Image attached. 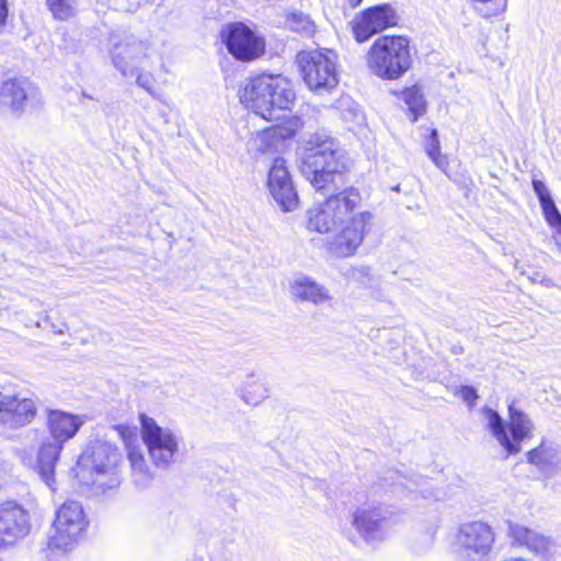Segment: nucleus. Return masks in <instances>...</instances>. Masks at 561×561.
Returning <instances> with one entry per match:
<instances>
[{
	"instance_id": "30",
	"label": "nucleus",
	"mask_w": 561,
	"mask_h": 561,
	"mask_svg": "<svg viewBox=\"0 0 561 561\" xmlns=\"http://www.w3.org/2000/svg\"><path fill=\"white\" fill-rule=\"evenodd\" d=\"M268 397V390L262 382H253L242 389L241 398L249 405H257Z\"/></svg>"
},
{
	"instance_id": "40",
	"label": "nucleus",
	"mask_w": 561,
	"mask_h": 561,
	"mask_svg": "<svg viewBox=\"0 0 561 561\" xmlns=\"http://www.w3.org/2000/svg\"><path fill=\"white\" fill-rule=\"evenodd\" d=\"M541 276H543L541 272H534L531 275H528L527 277L533 283H539Z\"/></svg>"
},
{
	"instance_id": "32",
	"label": "nucleus",
	"mask_w": 561,
	"mask_h": 561,
	"mask_svg": "<svg viewBox=\"0 0 561 561\" xmlns=\"http://www.w3.org/2000/svg\"><path fill=\"white\" fill-rule=\"evenodd\" d=\"M542 214L548 225L557 234L561 236V213L557 208L554 201L541 205Z\"/></svg>"
},
{
	"instance_id": "20",
	"label": "nucleus",
	"mask_w": 561,
	"mask_h": 561,
	"mask_svg": "<svg viewBox=\"0 0 561 561\" xmlns=\"http://www.w3.org/2000/svg\"><path fill=\"white\" fill-rule=\"evenodd\" d=\"M483 421L485 422L486 428L491 432L493 437L497 440L501 447L506 451V456L514 455L517 450L515 444H510V437L504 427L503 420L494 410L484 407L481 410Z\"/></svg>"
},
{
	"instance_id": "27",
	"label": "nucleus",
	"mask_w": 561,
	"mask_h": 561,
	"mask_svg": "<svg viewBox=\"0 0 561 561\" xmlns=\"http://www.w3.org/2000/svg\"><path fill=\"white\" fill-rule=\"evenodd\" d=\"M286 25L293 32L300 33L305 36H311L316 31L313 21L301 12L287 14Z\"/></svg>"
},
{
	"instance_id": "36",
	"label": "nucleus",
	"mask_w": 561,
	"mask_h": 561,
	"mask_svg": "<svg viewBox=\"0 0 561 561\" xmlns=\"http://www.w3.org/2000/svg\"><path fill=\"white\" fill-rule=\"evenodd\" d=\"M456 396H458L462 401L468 403L470 407H472L478 399V394L474 388L470 386H462L460 387L456 392Z\"/></svg>"
},
{
	"instance_id": "43",
	"label": "nucleus",
	"mask_w": 561,
	"mask_h": 561,
	"mask_svg": "<svg viewBox=\"0 0 561 561\" xmlns=\"http://www.w3.org/2000/svg\"><path fill=\"white\" fill-rule=\"evenodd\" d=\"M81 95L84 99H92V96L90 94H88L87 92H82Z\"/></svg>"
},
{
	"instance_id": "17",
	"label": "nucleus",
	"mask_w": 561,
	"mask_h": 561,
	"mask_svg": "<svg viewBox=\"0 0 561 561\" xmlns=\"http://www.w3.org/2000/svg\"><path fill=\"white\" fill-rule=\"evenodd\" d=\"M85 421V415L72 414L61 410H49L47 414V426L53 440L60 443L62 446L76 436Z\"/></svg>"
},
{
	"instance_id": "28",
	"label": "nucleus",
	"mask_w": 561,
	"mask_h": 561,
	"mask_svg": "<svg viewBox=\"0 0 561 561\" xmlns=\"http://www.w3.org/2000/svg\"><path fill=\"white\" fill-rule=\"evenodd\" d=\"M46 3L56 20L66 21L77 13L76 0H46Z\"/></svg>"
},
{
	"instance_id": "4",
	"label": "nucleus",
	"mask_w": 561,
	"mask_h": 561,
	"mask_svg": "<svg viewBox=\"0 0 561 561\" xmlns=\"http://www.w3.org/2000/svg\"><path fill=\"white\" fill-rule=\"evenodd\" d=\"M300 156L301 173L316 190L324 188L335 174H341L348 165L345 151L323 133L310 135L304 142Z\"/></svg>"
},
{
	"instance_id": "24",
	"label": "nucleus",
	"mask_w": 561,
	"mask_h": 561,
	"mask_svg": "<svg viewBox=\"0 0 561 561\" xmlns=\"http://www.w3.org/2000/svg\"><path fill=\"white\" fill-rule=\"evenodd\" d=\"M402 99L404 103L408 105V108L412 115L411 121L416 122L420 116L424 115L426 112V102L424 100V95L417 87L408 88L403 94Z\"/></svg>"
},
{
	"instance_id": "34",
	"label": "nucleus",
	"mask_w": 561,
	"mask_h": 561,
	"mask_svg": "<svg viewBox=\"0 0 561 561\" xmlns=\"http://www.w3.org/2000/svg\"><path fill=\"white\" fill-rule=\"evenodd\" d=\"M14 396L0 391V424L3 421L12 420L13 415L10 413L9 408L13 407Z\"/></svg>"
},
{
	"instance_id": "29",
	"label": "nucleus",
	"mask_w": 561,
	"mask_h": 561,
	"mask_svg": "<svg viewBox=\"0 0 561 561\" xmlns=\"http://www.w3.org/2000/svg\"><path fill=\"white\" fill-rule=\"evenodd\" d=\"M528 549L541 558L548 559L557 552L558 546L550 537L535 533Z\"/></svg>"
},
{
	"instance_id": "6",
	"label": "nucleus",
	"mask_w": 561,
	"mask_h": 561,
	"mask_svg": "<svg viewBox=\"0 0 561 561\" xmlns=\"http://www.w3.org/2000/svg\"><path fill=\"white\" fill-rule=\"evenodd\" d=\"M118 460L119 454L115 447L105 442H95L79 457L76 476L82 484L112 489L118 483Z\"/></svg>"
},
{
	"instance_id": "38",
	"label": "nucleus",
	"mask_w": 561,
	"mask_h": 561,
	"mask_svg": "<svg viewBox=\"0 0 561 561\" xmlns=\"http://www.w3.org/2000/svg\"><path fill=\"white\" fill-rule=\"evenodd\" d=\"M8 10L5 0H0V26L4 24L7 19Z\"/></svg>"
},
{
	"instance_id": "5",
	"label": "nucleus",
	"mask_w": 561,
	"mask_h": 561,
	"mask_svg": "<svg viewBox=\"0 0 561 561\" xmlns=\"http://www.w3.org/2000/svg\"><path fill=\"white\" fill-rule=\"evenodd\" d=\"M367 67L383 80H397L411 67L410 42L404 36H380L367 51Z\"/></svg>"
},
{
	"instance_id": "3",
	"label": "nucleus",
	"mask_w": 561,
	"mask_h": 561,
	"mask_svg": "<svg viewBox=\"0 0 561 561\" xmlns=\"http://www.w3.org/2000/svg\"><path fill=\"white\" fill-rule=\"evenodd\" d=\"M240 102L245 108L266 121L280 118L296 99L291 82L280 75H261L249 78L239 89Z\"/></svg>"
},
{
	"instance_id": "9",
	"label": "nucleus",
	"mask_w": 561,
	"mask_h": 561,
	"mask_svg": "<svg viewBox=\"0 0 561 561\" xmlns=\"http://www.w3.org/2000/svg\"><path fill=\"white\" fill-rule=\"evenodd\" d=\"M495 541L492 527L481 520L460 525L456 535V545L463 561H481L489 556Z\"/></svg>"
},
{
	"instance_id": "41",
	"label": "nucleus",
	"mask_w": 561,
	"mask_h": 561,
	"mask_svg": "<svg viewBox=\"0 0 561 561\" xmlns=\"http://www.w3.org/2000/svg\"><path fill=\"white\" fill-rule=\"evenodd\" d=\"M389 474H390V477H389V478H383V480H385V481H388L389 479H390V480H394V478H396L397 480H399L398 482H399L401 485L407 486V485L403 483V481H402L403 477L399 476L398 473H393V472H389Z\"/></svg>"
},
{
	"instance_id": "18",
	"label": "nucleus",
	"mask_w": 561,
	"mask_h": 561,
	"mask_svg": "<svg viewBox=\"0 0 561 561\" xmlns=\"http://www.w3.org/2000/svg\"><path fill=\"white\" fill-rule=\"evenodd\" d=\"M289 293L295 300L310 302L314 306L323 305L332 300L328 288L305 275L296 277L290 283Z\"/></svg>"
},
{
	"instance_id": "13",
	"label": "nucleus",
	"mask_w": 561,
	"mask_h": 561,
	"mask_svg": "<svg viewBox=\"0 0 561 561\" xmlns=\"http://www.w3.org/2000/svg\"><path fill=\"white\" fill-rule=\"evenodd\" d=\"M267 187L275 202L285 211H291L298 206V195L288 172L286 161L277 157L268 170Z\"/></svg>"
},
{
	"instance_id": "7",
	"label": "nucleus",
	"mask_w": 561,
	"mask_h": 561,
	"mask_svg": "<svg viewBox=\"0 0 561 561\" xmlns=\"http://www.w3.org/2000/svg\"><path fill=\"white\" fill-rule=\"evenodd\" d=\"M302 79L316 93L330 92L339 84L337 55L328 49L300 51L296 57Z\"/></svg>"
},
{
	"instance_id": "37",
	"label": "nucleus",
	"mask_w": 561,
	"mask_h": 561,
	"mask_svg": "<svg viewBox=\"0 0 561 561\" xmlns=\"http://www.w3.org/2000/svg\"><path fill=\"white\" fill-rule=\"evenodd\" d=\"M137 75L136 82L139 87L144 88L146 91H148L150 94H153L152 92V77L149 73H135Z\"/></svg>"
},
{
	"instance_id": "25",
	"label": "nucleus",
	"mask_w": 561,
	"mask_h": 561,
	"mask_svg": "<svg viewBox=\"0 0 561 561\" xmlns=\"http://www.w3.org/2000/svg\"><path fill=\"white\" fill-rule=\"evenodd\" d=\"M252 148L260 153H270L277 151L280 147V141L275 136L272 128H266L257 131L251 140Z\"/></svg>"
},
{
	"instance_id": "31",
	"label": "nucleus",
	"mask_w": 561,
	"mask_h": 561,
	"mask_svg": "<svg viewBox=\"0 0 561 561\" xmlns=\"http://www.w3.org/2000/svg\"><path fill=\"white\" fill-rule=\"evenodd\" d=\"M301 127L302 124L298 117H289L284 123L274 125L271 128L275 131V136L280 144H283L286 139L294 137Z\"/></svg>"
},
{
	"instance_id": "21",
	"label": "nucleus",
	"mask_w": 561,
	"mask_h": 561,
	"mask_svg": "<svg viewBox=\"0 0 561 561\" xmlns=\"http://www.w3.org/2000/svg\"><path fill=\"white\" fill-rule=\"evenodd\" d=\"M14 405L9 408L13 415L12 420L3 421L2 425L9 428L25 426L31 423L36 414V404L31 398H20L14 396Z\"/></svg>"
},
{
	"instance_id": "22",
	"label": "nucleus",
	"mask_w": 561,
	"mask_h": 561,
	"mask_svg": "<svg viewBox=\"0 0 561 561\" xmlns=\"http://www.w3.org/2000/svg\"><path fill=\"white\" fill-rule=\"evenodd\" d=\"M510 412V430L512 433V439L510 438V444H515L516 451L515 454L520 451V443L524 438L528 437L533 431V424L530 420L520 411H517L513 405L508 408Z\"/></svg>"
},
{
	"instance_id": "12",
	"label": "nucleus",
	"mask_w": 561,
	"mask_h": 561,
	"mask_svg": "<svg viewBox=\"0 0 561 561\" xmlns=\"http://www.w3.org/2000/svg\"><path fill=\"white\" fill-rule=\"evenodd\" d=\"M397 24V14L388 5H376L365 10L352 22V30L356 42L364 43L374 34L380 33Z\"/></svg>"
},
{
	"instance_id": "35",
	"label": "nucleus",
	"mask_w": 561,
	"mask_h": 561,
	"mask_svg": "<svg viewBox=\"0 0 561 561\" xmlns=\"http://www.w3.org/2000/svg\"><path fill=\"white\" fill-rule=\"evenodd\" d=\"M531 184H533L534 192L536 193V195L539 199L540 206L552 201V196H551L548 187L541 180L533 179Z\"/></svg>"
},
{
	"instance_id": "2",
	"label": "nucleus",
	"mask_w": 561,
	"mask_h": 561,
	"mask_svg": "<svg viewBox=\"0 0 561 561\" xmlns=\"http://www.w3.org/2000/svg\"><path fill=\"white\" fill-rule=\"evenodd\" d=\"M139 421L141 439L150 462L137 444L134 428L119 426L118 432L127 449L134 482L139 486H148L154 479L152 466L169 469L176 460L183 438L178 431L159 425L154 419L146 414H140Z\"/></svg>"
},
{
	"instance_id": "16",
	"label": "nucleus",
	"mask_w": 561,
	"mask_h": 561,
	"mask_svg": "<svg viewBox=\"0 0 561 561\" xmlns=\"http://www.w3.org/2000/svg\"><path fill=\"white\" fill-rule=\"evenodd\" d=\"M36 92V89L25 79L7 80L0 85V107L20 114Z\"/></svg>"
},
{
	"instance_id": "42",
	"label": "nucleus",
	"mask_w": 561,
	"mask_h": 561,
	"mask_svg": "<svg viewBox=\"0 0 561 561\" xmlns=\"http://www.w3.org/2000/svg\"><path fill=\"white\" fill-rule=\"evenodd\" d=\"M363 0H348L350 4L355 8L360 4Z\"/></svg>"
},
{
	"instance_id": "1",
	"label": "nucleus",
	"mask_w": 561,
	"mask_h": 561,
	"mask_svg": "<svg viewBox=\"0 0 561 561\" xmlns=\"http://www.w3.org/2000/svg\"><path fill=\"white\" fill-rule=\"evenodd\" d=\"M360 203L359 192L347 188L330 196L308 213L309 230L320 233L333 231L325 247L335 257L354 256L370 232L374 215L369 210L356 211Z\"/></svg>"
},
{
	"instance_id": "39",
	"label": "nucleus",
	"mask_w": 561,
	"mask_h": 561,
	"mask_svg": "<svg viewBox=\"0 0 561 561\" xmlns=\"http://www.w3.org/2000/svg\"><path fill=\"white\" fill-rule=\"evenodd\" d=\"M539 283L547 288H552L556 286L554 282L551 278L547 277L546 275L541 276Z\"/></svg>"
},
{
	"instance_id": "23",
	"label": "nucleus",
	"mask_w": 561,
	"mask_h": 561,
	"mask_svg": "<svg viewBox=\"0 0 561 561\" xmlns=\"http://www.w3.org/2000/svg\"><path fill=\"white\" fill-rule=\"evenodd\" d=\"M557 460L558 449L553 445L541 444L539 447L528 453V461L536 465L541 470L554 466Z\"/></svg>"
},
{
	"instance_id": "33",
	"label": "nucleus",
	"mask_w": 561,
	"mask_h": 561,
	"mask_svg": "<svg viewBox=\"0 0 561 561\" xmlns=\"http://www.w3.org/2000/svg\"><path fill=\"white\" fill-rule=\"evenodd\" d=\"M536 531L518 524H510L508 535L519 546L529 547Z\"/></svg>"
},
{
	"instance_id": "26",
	"label": "nucleus",
	"mask_w": 561,
	"mask_h": 561,
	"mask_svg": "<svg viewBox=\"0 0 561 561\" xmlns=\"http://www.w3.org/2000/svg\"><path fill=\"white\" fill-rule=\"evenodd\" d=\"M425 151L428 158L434 162V164L446 172L448 169V159L440 152V144L438 140V133L436 129L431 130V135L425 144Z\"/></svg>"
},
{
	"instance_id": "14",
	"label": "nucleus",
	"mask_w": 561,
	"mask_h": 561,
	"mask_svg": "<svg viewBox=\"0 0 561 561\" xmlns=\"http://www.w3.org/2000/svg\"><path fill=\"white\" fill-rule=\"evenodd\" d=\"M352 525L365 541H381L387 536V511L380 506H360L352 514Z\"/></svg>"
},
{
	"instance_id": "15",
	"label": "nucleus",
	"mask_w": 561,
	"mask_h": 561,
	"mask_svg": "<svg viewBox=\"0 0 561 561\" xmlns=\"http://www.w3.org/2000/svg\"><path fill=\"white\" fill-rule=\"evenodd\" d=\"M28 530V514L21 505L11 501L0 505V549L14 543Z\"/></svg>"
},
{
	"instance_id": "10",
	"label": "nucleus",
	"mask_w": 561,
	"mask_h": 561,
	"mask_svg": "<svg viewBox=\"0 0 561 561\" xmlns=\"http://www.w3.org/2000/svg\"><path fill=\"white\" fill-rule=\"evenodd\" d=\"M221 39L238 60L252 61L264 54L265 42L242 22L228 23L221 28Z\"/></svg>"
},
{
	"instance_id": "19",
	"label": "nucleus",
	"mask_w": 561,
	"mask_h": 561,
	"mask_svg": "<svg viewBox=\"0 0 561 561\" xmlns=\"http://www.w3.org/2000/svg\"><path fill=\"white\" fill-rule=\"evenodd\" d=\"M64 446L60 443L48 440L42 444L38 451L37 467L43 481L50 490L56 489L55 465Z\"/></svg>"
},
{
	"instance_id": "11",
	"label": "nucleus",
	"mask_w": 561,
	"mask_h": 561,
	"mask_svg": "<svg viewBox=\"0 0 561 561\" xmlns=\"http://www.w3.org/2000/svg\"><path fill=\"white\" fill-rule=\"evenodd\" d=\"M110 46V56L115 68L124 77L135 76L136 64L146 55L145 43L133 35L113 34Z\"/></svg>"
},
{
	"instance_id": "8",
	"label": "nucleus",
	"mask_w": 561,
	"mask_h": 561,
	"mask_svg": "<svg viewBox=\"0 0 561 561\" xmlns=\"http://www.w3.org/2000/svg\"><path fill=\"white\" fill-rule=\"evenodd\" d=\"M88 526L83 506L77 501H67L58 507L49 537V547L67 550L77 543Z\"/></svg>"
}]
</instances>
